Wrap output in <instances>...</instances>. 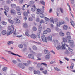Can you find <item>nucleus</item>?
Returning a JSON list of instances; mask_svg holds the SVG:
<instances>
[{
    "label": "nucleus",
    "instance_id": "f257e3e1",
    "mask_svg": "<svg viewBox=\"0 0 75 75\" xmlns=\"http://www.w3.org/2000/svg\"><path fill=\"white\" fill-rule=\"evenodd\" d=\"M11 26H9L8 28V30H10V31H7V35H9L10 34H11L12 33L14 32V25H12Z\"/></svg>",
    "mask_w": 75,
    "mask_h": 75
},
{
    "label": "nucleus",
    "instance_id": "f03ea898",
    "mask_svg": "<svg viewBox=\"0 0 75 75\" xmlns=\"http://www.w3.org/2000/svg\"><path fill=\"white\" fill-rule=\"evenodd\" d=\"M42 40L43 42H47V38L45 37V35H43L41 37Z\"/></svg>",
    "mask_w": 75,
    "mask_h": 75
},
{
    "label": "nucleus",
    "instance_id": "7ed1b4c3",
    "mask_svg": "<svg viewBox=\"0 0 75 75\" xmlns=\"http://www.w3.org/2000/svg\"><path fill=\"white\" fill-rule=\"evenodd\" d=\"M50 20L51 21V22H52V23H53V24H55V23H56V22H57V21H58V19L57 18L55 19L54 21L52 17L51 18H50Z\"/></svg>",
    "mask_w": 75,
    "mask_h": 75
},
{
    "label": "nucleus",
    "instance_id": "20e7f679",
    "mask_svg": "<svg viewBox=\"0 0 75 75\" xmlns=\"http://www.w3.org/2000/svg\"><path fill=\"white\" fill-rule=\"evenodd\" d=\"M61 44L62 45V46H61L62 49H65V45H66L65 42L63 41L62 42Z\"/></svg>",
    "mask_w": 75,
    "mask_h": 75
},
{
    "label": "nucleus",
    "instance_id": "39448f33",
    "mask_svg": "<svg viewBox=\"0 0 75 75\" xmlns=\"http://www.w3.org/2000/svg\"><path fill=\"white\" fill-rule=\"evenodd\" d=\"M36 13L37 14L40 15L41 13H43V12L39 9H38L37 10Z\"/></svg>",
    "mask_w": 75,
    "mask_h": 75
},
{
    "label": "nucleus",
    "instance_id": "423d86ee",
    "mask_svg": "<svg viewBox=\"0 0 75 75\" xmlns=\"http://www.w3.org/2000/svg\"><path fill=\"white\" fill-rule=\"evenodd\" d=\"M32 7L34 8H32L31 9V11H33V12H34V11H35V10H36V7L35 6V5H33L32 6Z\"/></svg>",
    "mask_w": 75,
    "mask_h": 75
},
{
    "label": "nucleus",
    "instance_id": "0eeeda50",
    "mask_svg": "<svg viewBox=\"0 0 75 75\" xmlns=\"http://www.w3.org/2000/svg\"><path fill=\"white\" fill-rule=\"evenodd\" d=\"M29 33V30H28V29H27L25 33V35L28 37H30V33Z\"/></svg>",
    "mask_w": 75,
    "mask_h": 75
},
{
    "label": "nucleus",
    "instance_id": "6e6552de",
    "mask_svg": "<svg viewBox=\"0 0 75 75\" xmlns=\"http://www.w3.org/2000/svg\"><path fill=\"white\" fill-rule=\"evenodd\" d=\"M44 65L45 67H47V64L44 63H38V65Z\"/></svg>",
    "mask_w": 75,
    "mask_h": 75
},
{
    "label": "nucleus",
    "instance_id": "1a4fd4ad",
    "mask_svg": "<svg viewBox=\"0 0 75 75\" xmlns=\"http://www.w3.org/2000/svg\"><path fill=\"white\" fill-rule=\"evenodd\" d=\"M18 66L20 68H22V69H24L25 68L24 66L21 63H19L18 64Z\"/></svg>",
    "mask_w": 75,
    "mask_h": 75
},
{
    "label": "nucleus",
    "instance_id": "9d476101",
    "mask_svg": "<svg viewBox=\"0 0 75 75\" xmlns=\"http://www.w3.org/2000/svg\"><path fill=\"white\" fill-rule=\"evenodd\" d=\"M30 36V37L32 38H33V39H35V38H37V36H36V35L34 34H31Z\"/></svg>",
    "mask_w": 75,
    "mask_h": 75
},
{
    "label": "nucleus",
    "instance_id": "9b49d317",
    "mask_svg": "<svg viewBox=\"0 0 75 75\" xmlns=\"http://www.w3.org/2000/svg\"><path fill=\"white\" fill-rule=\"evenodd\" d=\"M10 13L11 14H16V11L13 9H12L10 11Z\"/></svg>",
    "mask_w": 75,
    "mask_h": 75
},
{
    "label": "nucleus",
    "instance_id": "f8f14e48",
    "mask_svg": "<svg viewBox=\"0 0 75 75\" xmlns=\"http://www.w3.org/2000/svg\"><path fill=\"white\" fill-rule=\"evenodd\" d=\"M38 30L39 33H41V31H42V26H41V25L39 26Z\"/></svg>",
    "mask_w": 75,
    "mask_h": 75
},
{
    "label": "nucleus",
    "instance_id": "ddd939ff",
    "mask_svg": "<svg viewBox=\"0 0 75 75\" xmlns=\"http://www.w3.org/2000/svg\"><path fill=\"white\" fill-rule=\"evenodd\" d=\"M47 40L50 41H52V36L51 35H50L47 38Z\"/></svg>",
    "mask_w": 75,
    "mask_h": 75
},
{
    "label": "nucleus",
    "instance_id": "4468645a",
    "mask_svg": "<svg viewBox=\"0 0 75 75\" xmlns=\"http://www.w3.org/2000/svg\"><path fill=\"white\" fill-rule=\"evenodd\" d=\"M4 9L6 11L8 12L9 11V8L8 6H6L4 8Z\"/></svg>",
    "mask_w": 75,
    "mask_h": 75
},
{
    "label": "nucleus",
    "instance_id": "2eb2a0df",
    "mask_svg": "<svg viewBox=\"0 0 75 75\" xmlns=\"http://www.w3.org/2000/svg\"><path fill=\"white\" fill-rule=\"evenodd\" d=\"M28 57L30 58H31V59H34V55L33 54H30L28 55Z\"/></svg>",
    "mask_w": 75,
    "mask_h": 75
},
{
    "label": "nucleus",
    "instance_id": "dca6fc26",
    "mask_svg": "<svg viewBox=\"0 0 75 75\" xmlns=\"http://www.w3.org/2000/svg\"><path fill=\"white\" fill-rule=\"evenodd\" d=\"M23 14L25 17H27L28 16V13L26 12L25 11L23 12Z\"/></svg>",
    "mask_w": 75,
    "mask_h": 75
},
{
    "label": "nucleus",
    "instance_id": "f3484780",
    "mask_svg": "<svg viewBox=\"0 0 75 75\" xmlns=\"http://www.w3.org/2000/svg\"><path fill=\"white\" fill-rule=\"evenodd\" d=\"M11 54L12 55H14L15 56H18V57H21V58L22 57V56H20V55H19L18 54H16L13 53L11 52Z\"/></svg>",
    "mask_w": 75,
    "mask_h": 75
},
{
    "label": "nucleus",
    "instance_id": "a211bd4d",
    "mask_svg": "<svg viewBox=\"0 0 75 75\" xmlns=\"http://www.w3.org/2000/svg\"><path fill=\"white\" fill-rule=\"evenodd\" d=\"M67 37H63V40L64 42H67Z\"/></svg>",
    "mask_w": 75,
    "mask_h": 75
},
{
    "label": "nucleus",
    "instance_id": "6ab92c4d",
    "mask_svg": "<svg viewBox=\"0 0 75 75\" xmlns=\"http://www.w3.org/2000/svg\"><path fill=\"white\" fill-rule=\"evenodd\" d=\"M61 24L60 23V22H58L56 23V25L58 27H59L61 26Z\"/></svg>",
    "mask_w": 75,
    "mask_h": 75
},
{
    "label": "nucleus",
    "instance_id": "aec40b11",
    "mask_svg": "<svg viewBox=\"0 0 75 75\" xmlns=\"http://www.w3.org/2000/svg\"><path fill=\"white\" fill-rule=\"evenodd\" d=\"M14 44V42H13L12 41H8L7 42V44L8 45H10V44Z\"/></svg>",
    "mask_w": 75,
    "mask_h": 75
},
{
    "label": "nucleus",
    "instance_id": "412c9836",
    "mask_svg": "<svg viewBox=\"0 0 75 75\" xmlns=\"http://www.w3.org/2000/svg\"><path fill=\"white\" fill-rule=\"evenodd\" d=\"M8 21L10 23H11V24H14V21L11 20V19H8Z\"/></svg>",
    "mask_w": 75,
    "mask_h": 75
},
{
    "label": "nucleus",
    "instance_id": "4be33fe9",
    "mask_svg": "<svg viewBox=\"0 0 75 75\" xmlns=\"http://www.w3.org/2000/svg\"><path fill=\"white\" fill-rule=\"evenodd\" d=\"M1 33L3 35H5L7 34V32L6 30H3L2 31Z\"/></svg>",
    "mask_w": 75,
    "mask_h": 75
},
{
    "label": "nucleus",
    "instance_id": "5701e85b",
    "mask_svg": "<svg viewBox=\"0 0 75 75\" xmlns=\"http://www.w3.org/2000/svg\"><path fill=\"white\" fill-rule=\"evenodd\" d=\"M11 6L12 8H14L16 7V4H12L11 5Z\"/></svg>",
    "mask_w": 75,
    "mask_h": 75
},
{
    "label": "nucleus",
    "instance_id": "b1692460",
    "mask_svg": "<svg viewBox=\"0 0 75 75\" xmlns=\"http://www.w3.org/2000/svg\"><path fill=\"white\" fill-rule=\"evenodd\" d=\"M68 29V26L66 25H64L63 26V29L64 30H66Z\"/></svg>",
    "mask_w": 75,
    "mask_h": 75
},
{
    "label": "nucleus",
    "instance_id": "393cba45",
    "mask_svg": "<svg viewBox=\"0 0 75 75\" xmlns=\"http://www.w3.org/2000/svg\"><path fill=\"white\" fill-rule=\"evenodd\" d=\"M44 52L45 54H50V52L48 50H45Z\"/></svg>",
    "mask_w": 75,
    "mask_h": 75
},
{
    "label": "nucleus",
    "instance_id": "a878e982",
    "mask_svg": "<svg viewBox=\"0 0 75 75\" xmlns=\"http://www.w3.org/2000/svg\"><path fill=\"white\" fill-rule=\"evenodd\" d=\"M60 35H61V36H62V37H63L65 35L64 33L62 32H60Z\"/></svg>",
    "mask_w": 75,
    "mask_h": 75
},
{
    "label": "nucleus",
    "instance_id": "bb28decb",
    "mask_svg": "<svg viewBox=\"0 0 75 75\" xmlns=\"http://www.w3.org/2000/svg\"><path fill=\"white\" fill-rule=\"evenodd\" d=\"M54 68L55 70H56V71H61V70H60V69H59L57 67H54Z\"/></svg>",
    "mask_w": 75,
    "mask_h": 75
},
{
    "label": "nucleus",
    "instance_id": "cd10ccee",
    "mask_svg": "<svg viewBox=\"0 0 75 75\" xmlns=\"http://www.w3.org/2000/svg\"><path fill=\"white\" fill-rule=\"evenodd\" d=\"M65 53L67 54V55H69L70 54V52H69L68 50H66V51H65Z\"/></svg>",
    "mask_w": 75,
    "mask_h": 75
},
{
    "label": "nucleus",
    "instance_id": "c85d7f7f",
    "mask_svg": "<svg viewBox=\"0 0 75 75\" xmlns=\"http://www.w3.org/2000/svg\"><path fill=\"white\" fill-rule=\"evenodd\" d=\"M18 47L19 48H23V45L21 44H20L18 45Z\"/></svg>",
    "mask_w": 75,
    "mask_h": 75
},
{
    "label": "nucleus",
    "instance_id": "c756f323",
    "mask_svg": "<svg viewBox=\"0 0 75 75\" xmlns=\"http://www.w3.org/2000/svg\"><path fill=\"white\" fill-rule=\"evenodd\" d=\"M29 69L30 70V71L34 70V67H30L29 68Z\"/></svg>",
    "mask_w": 75,
    "mask_h": 75
},
{
    "label": "nucleus",
    "instance_id": "7c9ffc66",
    "mask_svg": "<svg viewBox=\"0 0 75 75\" xmlns=\"http://www.w3.org/2000/svg\"><path fill=\"white\" fill-rule=\"evenodd\" d=\"M7 69V67H5L2 69L3 71H4V72H6Z\"/></svg>",
    "mask_w": 75,
    "mask_h": 75
},
{
    "label": "nucleus",
    "instance_id": "2f4dec72",
    "mask_svg": "<svg viewBox=\"0 0 75 75\" xmlns=\"http://www.w3.org/2000/svg\"><path fill=\"white\" fill-rule=\"evenodd\" d=\"M45 59H50V55H47L46 56Z\"/></svg>",
    "mask_w": 75,
    "mask_h": 75
},
{
    "label": "nucleus",
    "instance_id": "473e14b6",
    "mask_svg": "<svg viewBox=\"0 0 75 75\" xmlns=\"http://www.w3.org/2000/svg\"><path fill=\"white\" fill-rule=\"evenodd\" d=\"M33 72L34 74H38V73H40V72H38L36 71L35 70H34Z\"/></svg>",
    "mask_w": 75,
    "mask_h": 75
},
{
    "label": "nucleus",
    "instance_id": "72a5a7b5",
    "mask_svg": "<svg viewBox=\"0 0 75 75\" xmlns=\"http://www.w3.org/2000/svg\"><path fill=\"white\" fill-rule=\"evenodd\" d=\"M36 37L38 38H40V33H38L37 34V35H36Z\"/></svg>",
    "mask_w": 75,
    "mask_h": 75
},
{
    "label": "nucleus",
    "instance_id": "f704fd0d",
    "mask_svg": "<svg viewBox=\"0 0 75 75\" xmlns=\"http://www.w3.org/2000/svg\"><path fill=\"white\" fill-rule=\"evenodd\" d=\"M16 9L17 11H20V7L19 6H17L16 8Z\"/></svg>",
    "mask_w": 75,
    "mask_h": 75
},
{
    "label": "nucleus",
    "instance_id": "c9c22d12",
    "mask_svg": "<svg viewBox=\"0 0 75 75\" xmlns=\"http://www.w3.org/2000/svg\"><path fill=\"white\" fill-rule=\"evenodd\" d=\"M16 22L17 24H20V20L19 19L16 20Z\"/></svg>",
    "mask_w": 75,
    "mask_h": 75
},
{
    "label": "nucleus",
    "instance_id": "e433bc0d",
    "mask_svg": "<svg viewBox=\"0 0 75 75\" xmlns=\"http://www.w3.org/2000/svg\"><path fill=\"white\" fill-rule=\"evenodd\" d=\"M1 23L2 24H3V25H6L7 24V22L4 21H2Z\"/></svg>",
    "mask_w": 75,
    "mask_h": 75
},
{
    "label": "nucleus",
    "instance_id": "4c0bfd02",
    "mask_svg": "<svg viewBox=\"0 0 75 75\" xmlns=\"http://www.w3.org/2000/svg\"><path fill=\"white\" fill-rule=\"evenodd\" d=\"M32 30L34 31H37V28L35 27H34L32 28Z\"/></svg>",
    "mask_w": 75,
    "mask_h": 75
},
{
    "label": "nucleus",
    "instance_id": "58836bf2",
    "mask_svg": "<svg viewBox=\"0 0 75 75\" xmlns=\"http://www.w3.org/2000/svg\"><path fill=\"white\" fill-rule=\"evenodd\" d=\"M68 42L70 44H71L73 43V42H74V41L72 40H69L68 41Z\"/></svg>",
    "mask_w": 75,
    "mask_h": 75
},
{
    "label": "nucleus",
    "instance_id": "ea45409f",
    "mask_svg": "<svg viewBox=\"0 0 75 75\" xmlns=\"http://www.w3.org/2000/svg\"><path fill=\"white\" fill-rule=\"evenodd\" d=\"M40 15V17H41L42 18H43V17H44V15L42 14V13H41Z\"/></svg>",
    "mask_w": 75,
    "mask_h": 75
},
{
    "label": "nucleus",
    "instance_id": "a19ab883",
    "mask_svg": "<svg viewBox=\"0 0 75 75\" xmlns=\"http://www.w3.org/2000/svg\"><path fill=\"white\" fill-rule=\"evenodd\" d=\"M33 48L34 50H37V48L35 46H34L33 47Z\"/></svg>",
    "mask_w": 75,
    "mask_h": 75
},
{
    "label": "nucleus",
    "instance_id": "79ce46f5",
    "mask_svg": "<svg viewBox=\"0 0 75 75\" xmlns=\"http://www.w3.org/2000/svg\"><path fill=\"white\" fill-rule=\"evenodd\" d=\"M59 22L61 25H62V24H63L64 23H65V22H64V21H60Z\"/></svg>",
    "mask_w": 75,
    "mask_h": 75
},
{
    "label": "nucleus",
    "instance_id": "37998d69",
    "mask_svg": "<svg viewBox=\"0 0 75 75\" xmlns=\"http://www.w3.org/2000/svg\"><path fill=\"white\" fill-rule=\"evenodd\" d=\"M40 3L41 4H42V5H43V6H45V2H44L42 1H41Z\"/></svg>",
    "mask_w": 75,
    "mask_h": 75
},
{
    "label": "nucleus",
    "instance_id": "c03bdc74",
    "mask_svg": "<svg viewBox=\"0 0 75 75\" xmlns=\"http://www.w3.org/2000/svg\"><path fill=\"white\" fill-rule=\"evenodd\" d=\"M13 37H16L17 35V33L15 32H14L13 34Z\"/></svg>",
    "mask_w": 75,
    "mask_h": 75
},
{
    "label": "nucleus",
    "instance_id": "a18cd8bd",
    "mask_svg": "<svg viewBox=\"0 0 75 75\" xmlns=\"http://www.w3.org/2000/svg\"><path fill=\"white\" fill-rule=\"evenodd\" d=\"M67 40H71V37L70 36H68L66 37Z\"/></svg>",
    "mask_w": 75,
    "mask_h": 75
},
{
    "label": "nucleus",
    "instance_id": "49530a36",
    "mask_svg": "<svg viewBox=\"0 0 75 75\" xmlns=\"http://www.w3.org/2000/svg\"><path fill=\"white\" fill-rule=\"evenodd\" d=\"M71 34L70 33V32H67L66 33V35L67 36H69Z\"/></svg>",
    "mask_w": 75,
    "mask_h": 75
},
{
    "label": "nucleus",
    "instance_id": "de8ad7c7",
    "mask_svg": "<svg viewBox=\"0 0 75 75\" xmlns=\"http://www.w3.org/2000/svg\"><path fill=\"white\" fill-rule=\"evenodd\" d=\"M74 66V64L73 63H72L71 65L70 66V68H71V69H73Z\"/></svg>",
    "mask_w": 75,
    "mask_h": 75
},
{
    "label": "nucleus",
    "instance_id": "09e8293b",
    "mask_svg": "<svg viewBox=\"0 0 75 75\" xmlns=\"http://www.w3.org/2000/svg\"><path fill=\"white\" fill-rule=\"evenodd\" d=\"M47 32H48V33H50V32H51V29L49 28H47Z\"/></svg>",
    "mask_w": 75,
    "mask_h": 75
},
{
    "label": "nucleus",
    "instance_id": "8fccbe9b",
    "mask_svg": "<svg viewBox=\"0 0 75 75\" xmlns=\"http://www.w3.org/2000/svg\"><path fill=\"white\" fill-rule=\"evenodd\" d=\"M60 12H61V13L62 14L63 13V11H64V10H63V9L61 8H60Z\"/></svg>",
    "mask_w": 75,
    "mask_h": 75
},
{
    "label": "nucleus",
    "instance_id": "3c124183",
    "mask_svg": "<svg viewBox=\"0 0 75 75\" xmlns=\"http://www.w3.org/2000/svg\"><path fill=\"white\" fill-rule=\"evenodd\" d=\"M23 27H27V23H24L23 24Z\"/></svg>",
    "mask_w": 75,
    "mask_h": 75
},
{
    "label": "nucleus",
    "instance_id": "603ef678",
    "mask_svg": "<svg viewBox=\"0 0 75 75\" xmlns=\"http://www.w3.org/2000/svg\"><path fill=\"white\" fill-rule=\"evenodd\" d=\"M29 21H33V18L31 17H30V18H29Z\"/></svg>",
    "mask_w": 75,
    "mask_h": 75
},
{
    "label": "nucleus",
    "instance_id": "864d4df0",
    "mask_svg": "<svg viewBox=\"0 0 75 75\" xmlns=\"http://www.w3.org/2000/svg\"><path fill=\"white\" fill-rule=\"evenodd\" d=\"M44 18L45 20L46 21H48L49 20V19H48L47 17H44Z\"/></svg>",
    "mask_w": 75,
    "mask_h": 75
},
{
    "label": "nucleus",
    "instance_id": "5fc2aeb1",
    "mask_svg": "<svg viewBox=\"0 0 75 75\" xmlns=\"http://www.w3.org/2000/svg\"><path fill=\"white\" fill-rule=\"evenodd\" d=\"M23 64L24 65H25V66H26V67H28V64L27 63H23Z\"/></svg>",
    "mask_w": 75,
    "mask_h": 75
},
{
    "label": "nucleus",
    "instance_id": "6e6d98bb",
    "mask_svg": "<svg viewBox=\"0 0 75 75\" xmlns=\"http://www.w3.org/2000/svg\"><path fill=\"white\" fill-rule=\"evenodd\" d=\"M41 23H44V20H43L42 19L41 20L40 22V24H41Z\"/></svg>",
    "mask_w": 75,
    "mask_h": 75
},
{
    "label": "nucleus",
    "instance_id": "4d7b16f0",
    "mask_svg": "<svg viewBox=\"0 0 75 75\" xmlns=\"http://www.w3.org/2000/svg\"><path fill=\"white\" fill-rule=\"evenodd\" d=\"M52 11V9L50 8L49 10V12L50 13H51V12Z\"/></svg>",
    "mask_w": 75,
    "mask_h": 75
},
{
    "label": "nucleus",
    "instance_id": "13d9d810",
    "mask_svg": "<svg viewBox=\"0 0 75 75\" xmlns=\"http://www.w3.org/2000/svg\"><path fill=\"white\" fill-rule=\"evenodd\" d=\"M54 63H56V62L55 61H51L50 63V64H54Z\"/></svg>",
    "mask_w": 75,
    "mask_h": 75
},
{
    "label": "nucleus",
    "instance_id": "bf43d9fd",
    "mask_svg": "<svg viewBox=\"0 0 75 75\" xmlns=\"http://www.w3.org/2000/svg\"><path fill=\"white\" fill-rule=\"evenodd\" d=\"M68 50L70 51V52H72V51H73V50L69 47H68Z\"/></svg>",
    "mask_w": 75,
    "mask_h": 75
},
{
    "label": "nucleus",
    "instance_id": "052dcab7",
    "mask_svg": "<svg viewBox=\"0 0 75 75\" xmlns=\"http://www.w3.org/2000/svg\"><path fill=\"white\" fill-rule=\"evenodd\" d=\"M43 72L44 74H45H45H46L47 73V70H45L43 71Z\"/></svg>",
    "mask_w": 75,
    "mask_h": 75
},
{
    "label": "nucleus",
    "instance_id": "680f3d73",
    "mask_svg": "<svg viewBox=\"0 0 75 75\" xmlns=\"http://www.w3.org/2000/svg\"><path fill=\"white\" fill-rule=\"evenodd\" d=\"M61 48H62V46H61V47H60V46L57 47H56V49L57 50H59V49H61Z\"/></svg>",
    "mask_w": 75,
    "mask_h": 75
},
{
    "label": "nucleus",
    "instance_id": "e2e57ef3",
    "mask_svg": "<svg viewBox=\"0 0 75 75\" xmlns=\"http://www.w3.org/2000/svg\"><path fill=\"white\" fill-rule=\"evenodd\" d=\"M48 32H47V30H45L43 32V34H47V33Z\"/></svg>",
    "mask_w": 75,
    "mask_h": 75
},
{
    "label": "nucleus",
    "instance_id": "0e129e2a",
    "mask_svg": "<svg viewBox=\"0 0 75 75\" xmlns=\"http://www.w3.org/2000/svg\"><path fill=\"white\" fill-rule=\"evenodd\" d=\"M11 3V1L10 0H8L6 1V3L7 4H10Z\"/></svg>",
    "mask_w": 75,
    "mask_h": 75
},
{
    "label": "nucleus",
    "instance_id": "69168bd1",
    "mask_svg": "<svg viewBox=\"0 0 75 75\" xmlns=\"http://www.w3.org/2000/svg\"><path fill=\"white\" fill-rule=\"evenodd\" d=\"M7 17L8 18H9L10 19H11V18H12V17L10 15L8 16Z\"/></svg>",
    "mask_w": 75,
    "mask_h": 75
},
{
    "label": "nucleus",
    "instance_id": "338daca9",
    "mask_svg": "<svg viewBox=\"0 0 75 75\" xmlns=\"http://www.w3.org/2000/svg\"><path fill=\"white\" fill-rule=\"evenodd\" d=\"M13 63L14 64H16V62H16V60H12V61Z\"/></svg>",
    "mask_w": 75,
    "mask_h": 75
},
{
    "label": "nucleus",
    "instance_id": "774afa93",
    "mask_svg": "<svg viewBox=\"0 0 75 75\" xmlns=\"http://www.w3.org/2000/svg\"><path fill=\"white\" fill-rule=\"evenodd\" d=\"M36 21L37 22H39V19L38 18H36Z\"/></svg>",
    "mask_w": 75,
    "mask_h": 75
}]
</instances>
